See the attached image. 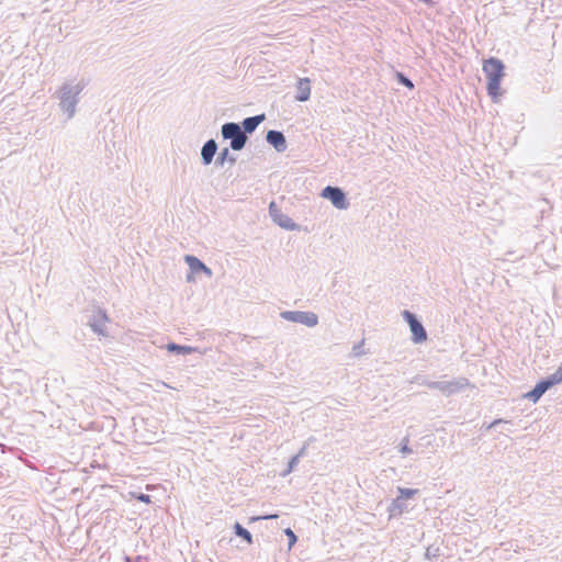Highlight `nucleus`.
<instances>
[{
	"label": "nucleus",
	"mask_w": 562,
	"mask_h": 562,
	"mask_svg": "<svg viewBox=\"0 0 562 562\" xmlns=\"http://www.w3.org/2000/svg\"><path fill=\"white\" fill-rule=\"evenodd\" d=\"M483 72L486 78L487 94L496 103L504 93L501 83L505 76V65L497 57H488L483 63Z\"/></svg>",
	"instance_id": "1"
},
{
	"label": "nucleus",
	"mask_w": 562,
	"mask_h": 562,
	"mask_svg": "<svg viewBox=\"0 0 562 562\" xmlns=\"http://www.w3.org/2000/svg\"><path fill=\"white\" fill-rule=\"evenodd\" d=\"M419 494L418 488L397 487V496L391 502L387 507L389 519L402 516L404 513H408L412 507L408 505V501Z\"/></svg>",
	"instance_id": "2"
},
{
	"label": "nucleus",
	"mask_w": 562,
	"mask_h": 562,
	"mask_svg": "<svg viewBox=\"0 0 562 562\" xmlns=\"http://www.w3.org/2000/svg\"><path fill=\"white\" fill-rule=\"evenodd\" d=\"M85 88V83L79 82L76 86L64 83L59 89V105L64 112H67L68 117H72L78 103V95Z\"/></svg>",
	"instance_id": "3"
},
{
	"label": "nucleus",
	"mask_w": 562,
	"mask_h": 562,
	"mask_svg": "<svg viewBox=\"0 0 562 562\" xmlns=\"http://www.w3.org/2000/svg\"><path fill=\"white\" fill-rule=\"evenodd\" d=\"M221 137L228 140L232 150L240 151L248 143V137L240 131L237 122H226L221 126Z\"/></svg>",
	"instance_id": "4"
},
{
	"label": "nucleus",
	"mask_w": 562,
	"mask_h": 562,
	"mask_svg": "<svg viewBox=\"0 0 562 562\" xmlns=\"http://www.w3.org/2000/svg\"><path fill=\"white\" fill-rule=\"evenodd\" d=\"M420 384L431 390L440 391L445 396L459 393L470 385V381L467 378L460 376L451 381H429L423 379Z\"/></svg>",
	"instance_id": "5"
},
{
	"label": "nucleus",
	"mask_w": 562,
	"mask_h": 562,
	"mask_svg": "<svg viewBox=\"0 0 562 562\" xmlns=\"http://www.w3.org/2000/svg\"><path fill=\"white\" fill-rule=\"evenodd\" d=\"M110 323V317L104 308L95 307L88 318L87 325L91 330L100 337H109L106 324Z\"/></svg>",
	"instance_id": "6"
},
{
	"label": "nucleus",
	"mask_w": 562,
	"mask_h": 562,
	"mask_svg": "<svg viewBox=\"0 0 562 562\" xmlns=\"http://www.w3.org/2000/svg\"><path fill=\"white\" fill-rule=\"evenodd\" d=\"M402 317L408 324L412 333V340L415 344H422L427 340V331L415 313L404 310L402 311Z\"/></svg>",
	"instance_id": "7"
},
{
	"label": "nucleus",
	"mask_w": 562,
	"mask_h": 562,
	"mask_svg": "<svg viewBox=\"0 0 562 562\" xmlns=\"http://www.w3.org/2000/svg\"><path fill=\"white\" fill-rule=\"evenodd\" d=\"M280 317L292 323L303 324L307 327H315L318 324V316L314 312L283 311Z\"/></svg>",
	"instance_id": "8"
},
{
	"label": "nucleus",
	"mask_w": 562,
	"mask_h": 562,
	"mask_svg": "<svg viewBox=\"0 0 562 562\" xmlns=\"http://www.w3.org/2000/svg\"><path fill=\"white\" fill-rule=\"evenodd\" d=\"M321 195L329 200L338 210H346L350 205L346 192L339 187L327 186L322 190Z\"/></svg>",
	"instance_id": "9"
},
{
	"label": "nucleus",
	"mask_w": 562,
	"mask_h": 562,
	"mask_svg": "<svg viewBox=\"0 0 562 562\" xmlns=\"http://www.w3.org/2000/svg\"><path fill=\"white\" fill-rule=\"evenodd\" d=\"M269 214L276 224L286 231H296L300 228L291 217L282 213L273 201L269 204Z\"/></svg>",
	"instance_id": "10"
},
{
	"label": "nucleus",
	"mask_w": 562,
	"mask_h": 562,
	"mask_svg": "<svg viewBox=\"0 0 562 562\" xmlns=\"http://www.w3.org/2000/svg\"><path fill=\"white\" fill-rule=\"evenodd\" d=\"M184 261L189 267V273L187 274V281H193L194 274L204 273L206 277H212V270L202 260L193 255H186Z\"/></svg>",
	"instance_id": "11"
},
{
	"label": "nucleus",
	"mask_w": 562,
	"mask_h": 562,
	"mask_svg": "<svg viewBox=\"0 0 562 562\" xmlns=\"http://www.w3.org/2000/svg\"><path fill=\"white\" fill-rule=\"evenodd\" d=\"M266 120V114H257L252 116L245 117L241 122H237L240 131H243L244 135L248 138L249 136L258 128V126Z\"/></svg>",
	"instance_id": "12"
},
{
	"label": "nucleus",
	"mask_w": 562,
	"mask_h": 562,
	"mask_svg": "<svg viewBox=\"0 0 562 562\" xmlns=\"http://www.w3.org/2000/svg\"><path fill=\"white\" fill-rule=\"evenodd\" d=\"M266 142L278 153H284L288 148V142L281 131L269 130L266 134Z\"/></svg>",
	"instance_id": "13"
},
{
	"label": "nucleus",
	"mask_w": 562,
	"mask_h": 562,
	"mask_svg": "<svg viewBox=\"0 0 562 562\" xmlns=\"http://www.w3.org/2000/svg\"><path fill=\"white\" fill-rule=\"evenodd\" d=\"M218 150V144L214 138L207 139L201 148V161L202 165L209 166L212 164L214 156Z\"/></svg>",
	"instance_id": "14"
},
{
	"label": "nucleus",
	"mask_w": 562,
	"mask_h": 562,
	"mask_svg": "<svg viewBox=\"0 0 562 562\" xmlns=\"http://www.w3.org/2000/svg\"><path fill=\"white\" fill-rule=\"evenodd\" d=\"M297 93L295 100L299 102H305L311 98V80L308 78H300L296 82Z\"/></svg>",
	"instance_id": "15"
},
{
	"label": "nucleus",
	"mask_w": 562,
	"mask_h": 562,
	"mask_svg": "<svg viewBox=\"0 0 562 562\" xmlns=\"http://www.w3.org/2000/svg\"><path fill=\"white\" fill-rule=\"evenodd\" d=\"M231 147H223L221 151L217 154L215 158V166L216 167H224L226 162L229 164V166H234L237 161V158L231 154Z\"/></svg>",
	"instance_id": "16"
},
{
	"label": "nucleus",
	"mask_w": 562,
	"mask_h": 562,
	"mask_svg": "<svg viewBox=\"0 0 562 562\" xmlns=\"http://www.w3.org/2000/svg\"><path fill=\"white\" fill-rule=\"evenodd\" d=\"M548 391L546 385L539 380L536 385L527 392L524 397L532 402L533 404L538 403L542 395Z\"/></svg>",
	"instance_id": "17"
},
{
	"label": "nucleus",
	"mask_w": 562,
	"mask_h": 562,
	"mask_svg": "<svg viewBox=\"0 0 562 562\" xmlns=\"http://www.w3.org/2000/svg\"><path fill=\"white\" fill-rule=\"evenodd\" d=\"M542 383L546 385L548 391L553 386L562 383V363L559 366L557 371L552 374L547 375L546 378L540 379Z\"/></svg>",
	"instance_id": "18"
},
{
	"label": "nucleus",
	"mask_w": 562,
	"mask_h": 562,
	"mask_svg": "<svg viewBox=\"0 0 562 562\" xmlns=\"http://www.w3.org/2000/svg\"><path fill=\"white\" fill-rule=\"evenodd\" d=\"M167 350L169 352H172V353H176V355L186 356V355H191L193 352H196L198 348L196 347H192V346L179 345V344H176V342H169L167 345Z\"/></svg>",
	"instance_id": "19"
},
{
	"label": "nucleus",
	"mask_w": 562,
	"mask_h": 562,
	"mask_svg": "<svg viewBox=\"0 0 562 562\" xmlns=\"http://www.w3.org/2000/svg\"><path fill=\"white\" fill-rule=\"evenodd\" d=\"M233 530L235 536L243 539L247 544H251L254 542L251 532L247 528H245L240 522L236 521L233 525Z\"/></svg>",
	"instance_id": "20"
},
{
	"label": "nucleus",
	"mask_w": 562,
	"mask_h": 562,
	"mask_svg": "<svg viewBox=\"0 0 562 562\" xmlns=\"http://www.w3.org/2000/svg\"><path fill=\"white\" fill-rule=\"evenodd\" d=\"M395 80L398 85L408 88L409 90L414 89L413 81L402 71L395 72Z\"/></svg>",
	"instance_id": "21"
},
{
	"label": "nucleus",
	"mask_w": 562,
	"mask_h": 562,
	"mask_svg": "<svg viewBox=\"0 0 562 562\" xmlns=\"http://www.w3.org/2000/svg\"><path fill=\"white\" fill-rule=\"evenodd\" d=\"M299 462L300 461L297 460V457H294V456L291 457V459L288 462L286 468L280 473V475L282 477L288 476L290 473H292L295 470V468L297 467Z\"/></svg>",
	"instance_id": "22"
},
{
	"label": "nucleus",
	"mask_w": 562,
	"mask_h": 562,
	"mask_svg": "<svg viewBox=\"0 0 562 562\" xmlns=\"http://www.w3.org/2000/svg\"><path fill=\"white\" fill-rule=\"evenodd\" d=\"M439 555H440V548L439 547L431 544V546H429L426 549L425 558L427 560L431 561L434 559H437Z\"/></svg>",
	"instance_id": "23"
},
{
	"label": "nucleus",
	"mask_w": 562,
	"mask_h": 562,
	"mask_svg": "<svg viewBox=\"0 0 562 562\" xmlns=\"http://www.w3.org/2000/svg\"><path fill=\"white\" fill-rule=\"evenodd\" d=\"M284 533L288 537V547L289 550L292 549V547L297 542V536L291 528H285Z\"/></svg>",
	"instance_id": "24"
},
{
	"label": "nucleus",
	"mask_w": 562,
	"mask_h": 562,
	"mask_svg": "<svg viewBox=\"0 0 562 562\" xmlns=\"http://www.w3.org/2000/svg\"><path fill=\"white\" fill-rule=\"evenodd\" d=\"M409 439L408 437H404L398 445V450L402 454H411L413 452L412 448L408 446Z\"/></svg>",
	"instance_id": "25"
},
{
	"label": "nucleus",
	"mask_w": 562,
	"mask_h": 562,
	"mask_svg": "<svg viewBox=\"0 0 562 562\" xmlns=\"http://www.w3.org/2000/svg\"><path fill=\"white\" fill-rule=\"evenodd\" d=\"M314 437H310L305 442L304 445L302 446V448L297 451L296 454H294V457H297V460L300 461L303 457L306 456V450H307V447L308 445L314 441Z\"/></svg>",
	"instance_id": "26"
},
{
	"label": "nucleus",
	"mask_w": 562,
	"mask_h": 562,
	"mask_svg": "<svg viewBox=\"0 0 562 562\" xmlns=\"http://www.w3.org/2000/svg\"><path fill=\"white\" fill-rule=\"evenodd\" d=\"M507 423L508 422L503 418H496L492 423H490L488 425H486L484 427H485V430H491V429L495 428L497 425L507 424Z\"/></svg>",
	"instance_id": "27"
},
{
	"label": "nucleus",
	"mask_w": 562,
	"mask_h": 562,
	"mask_svg": "<svg viewBox=\"0 0 562 562\" xmlns=\"http://www.w3.org/2000/svg\"><path fill=\"white\" fill-rule=\"evenodd\" d=\"M137 499L139 502H142V503L149 504L150 503V495L144 494V493H139L138 496H137Z\"/></svg>",
	"instance_id": "28"
},
{
	"label": "nucleus",
	"mask_w": 562,
	"mask_h": 562,
	"mask_svg": "<svg viewBox=\"0 0 562 562\" xmlns=\"http://www.w3.org/2000/svg\"><path fill=\"white\" fill-rule=\"evenodd\" d=\"M362 346H363V341H361V342H359V344H356V345L353 346L352 351H353V353H355L356 356H359V355H361V353H362V351H361Z\"/></svg>",
	"instance_id": "29"
},
{
	"label": "nucleus",
	"mask_w": 562,
	"mask_h": 562,
	"mask_svg": "<svg viewBox=\"0 0 562 562\" xmlns=\"http://www.w3.org/2000/svg\"><path fill=\"white\" fill-rule=\"evenodd\" d=\"M135 562H148L147 559L145 557H142V555H137L135 558Z\"/></svg>",
	"instance_id": "30"
},
{
	"label": "nucleus",
	"mask_w": 562,
	"mask_h": 562,
	"mask_svg": "<svg viewBox=\"0 0 562 562\" xmlns=\"http://www.w3.org/2000/svg\"><path fill=\"white\" fill-rule=\"evenodd\" d=\"M276 517H277V515H268V516H265L263 518L265 519H272V518H276Z\"/></svg>",
	"instance_id": "31"
},
{
	"label": "nucleus",
	"mask_w": 562,
	"mask_h": 562,
	"mask_svg": "<svg viewBox=\"0 0 562 562\" xmlns=\"http://www.w3.org/2000/svg\"><path fill=\"white\" fill-rule=\"evenodd\" d=\"M125 562H131V558L130 557H125Z\"/></svg>",
	"instance_id": "32"
},
{
	"label": "nucleus",
	"mask_w": 562,
	"mask_h": 562,
	"mask_svg": "<svg viewBox=\"0 0 562 562\" xmlns=\"http://www.w3.org/2000/svg\"><path fill=\"white\" fill-rule=\"evenodd\" d=\"M420 2H423V0H419Z\"/></svg>",
	"instance_id": "33"
}]
</instances>
